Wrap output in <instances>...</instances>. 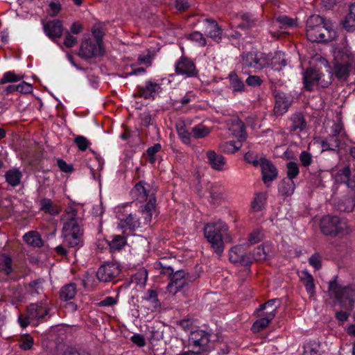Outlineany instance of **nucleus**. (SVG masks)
Segmentation results:
<instances>
[{
  "label": "nucleus",
  "instance_id": "1",
  "mask_svg": "<svg viewBox=\"0 0 355 355\" xmlns=\"http://www.w3.org/2000/svg\"><path fill=\"white\" fill-rule=\"evenodd\" d=\"M63 243L70 248L83 245V223L77 205L70 204L61 218Z\"/></svg>",
  "mask_w": 355,
  "mask_h": 355
},
{
  "label": "nucleus",
  "instance_id": "2",
  "mask_svg": "<svg viewBox=\"0 0 355 355\" xmlns=\"http://www.w3.org/2000/svg\"><path fill=\"white\" fill-rule=\"evenodd\" d=\"M310 67L303 72L305 89L318 85L322 88L331 83V67L328 61L320 54H315L310 60Z\"/></svg>",
  "mask_w": 355,
  "mask_h": 355
},
{
  "label": "nucleus",
  "instance_id": "3",
  "mask_svg": "<svg viewBox=\"0 0 355 355\" xmlns=\"http://www.w3.org/2000/svg\"><path fill=\"white\" fill-rule=\"evenodd\" d=\"M204 236L211 245V249L221 256L225 249V242H233L227 225L220 220L207 223L203 228Z\"/></svg>",
  "mask_w": 355,
  "mask_h": 355
},
{
  "label": "nucleus",
  "instance_id": "4",
  "mask_svg": "<svg viewBox=\"0 0 355 355\" xmlns=\"http://www.w3.org/2000/svg\"><path fill=\"white\" fill-rule=\"evenodd\" d=\"M336 32L330 21L319 15L311 16L306 21V36L312 42H329L336 37Z\"/></svg>",
  "mask_w": 355,
  "mask_h": 355
},
{
  "label": "nucleus",
  "instance_id": "5",
  "mask_svg": "<svg viewBox=\"0 0 355 355\" xmlns=\"http://www.w3.org/2000/svg\"><path fill=\"white\" fill-rule=\"evenodd\" d=\"M161 273L168 276L170 282L166 286V290L173 295L187 288L196 279L195 275H191L184 270L174 272L173 268L171 266L164 267Z\"/></svg>",
  "mask_w": 355,
  "mask_h": 355
},
{
  "label": "nucleus",
  "instance_id": "6",
  "mask_svg": "<svg viewBox=\"0 0 355 355\" xmlns=\"http://www.w3.org/2000/svg\"><path fill=\"white\" fill-rule=\"evenodd\" d=\"M336 277L329 284V291L334 295L340 306L348 311H352L355 302V288L352 286H342L337 283Z\"/></svg>",
  "mask_w": 355,
  "mask_h": 355
},
{
  "label": "nucleus",
  "instance_id": "7",
  "mask_svg": "<svg viewBox=\"0 0 355 355\" xmlns=\"http://www.w3.org/2000/svg\"><path fill=\"white\" fill-rule=\"evenodd\" d=\"M320 229L325 235H343L348 232V226L345 220L336 216H323L320 221Z\"/></svg>",
  "mask_w": 355,
  "mask_h": 355
},
{
  "label": "nucleus",
  "instance_id": "8",
  "mask_svg": "<svg viewBox=\"0 0 355 355\" xmlns=\"http://www.w3.org/2000/svg\"><path fill=\"white\" fill-rule=\"evenodd\" d=\"M116 217L119 220L118 227L123 230V232H132L141 227V220L136 214L128 213L125 208H119Z\"/></svg>",
  "mask_w": 355,
  "mask_h": 355
},
{
  "label": "nucleus",
  "instance_id": "9",
  "mask_svg": "<svg viewBox=\"0 0 355 355\" xmlns=\"http://www.w3.org/2000/svg\"><path fill=\"white\" fill-rule=\"evenodd\" d=\"M235 124L232 129V134L239 138L238 141H226L220 145L222 151L227 153H234L241 147V141L245 139V127L243 122L239 119H235Z\"/></svg>",
  "mask_w": 355,
  "mask_h": 355
},
{
  "label": "nucleus",
  "instance_id": "10",
  "mask_svg": "<svg viewBox=\"0 0 355 355\" xmlns=\"http://www.w3.org/2000/svg\"><path fill=\"white\" fill-rule=\"evenodd\" d=\"M209 342V335L202 329L191 331L189 338V345L195 353L198 354L206 349Z\"/></svg>",
  "mask_w": 355,
  "mask_h": 355
},
{
  "label": "nucleus",
  "instance_id": "11",
  "mask_svg": "<svg viewBox=\"0 0 355 355\" xmlns=\"http://www.w3.org/2000/svg\"><path fill=\"white\" fill-rule=\"evenodd\" d=\"M268 57L259 52H249L242 56L243 68L260 70L267 66Z\"/></svg>",
  "mask_w": 355,
  "mask_h": 355
},
{
  "label": "nucleus",
  "instance_id": "12",
  "mask_svg": "<svg viewBox=\"0 0 355 355\" xmlns=\"http://www.w3.org/2000/svg\"><path fill=\"white\" fill-rule=\"evenodd\" d=\"M245 243L234 245L229 251V259L233 263L243 266H250L252 263L251 255L245 252Z\"/></svg>",
  "mask_w": 355,
  "mask_h": 355
},
{
  "label": "nucleus",
  "instance_id": "13",
  "mask_svg": "<svg viewBox=\"0 0 355 355\" xmlns=\"http://www.w3.org/2000/svg\"><path fill=\"white\" fill-rule=\"evenodd\" d=\"M103 51L102 46L92 42L90 35H84L81 43L79 55L86 59L92 58L101 55Z\"/></svg>",
  "mask_w": 355,
  "mask_h": 355
},
{
  "label": "nucleus",
  "instance_id": "14",
  "mask_svg": "<svg viewBox=\"0 0 355 355\" xmlns=\"http://www.w3.org/2000/svg\"><path fill=\"white\" fill-rule=\"evenodd\" d=\"M121 270V267L117 263H107L98 268L96 276L99 281L107 282L117 277Z\"/></svg>",
  "mask_w": 355,
  "mask_h": 355
},
{
  "label": "nucleus",
  "instance_id": "15",
  "mask_svg": "<svg viewBox=\"0 0 355 355\" xmlns=\"http://www.w3.org/2000/svg\"><path fill=\"white\" fill-rule=\"evenodd\" d=\"M274 95L275 97V114L282 116L288 110L293 101V97L282 90H278Z\"/></svg>",
  "mask_w": 355,
  "mask_h": 355
},
{
  "label": "nucleus",
  "instance_id": "16",
  "mask_svg": "<svg viewBox=\"0 0 355 355\" xmlns=\"http://www.w3.org/2000/svg\"><path fill=\"white\" fill-rule=\"evenodd\" d=\"M259 166L261 169L262 180L268 186L277 176L275 166L265 158L260 159Z\"/></svg>",
  "mask_w": 355,
  "mask_h": 355
},
{
  "label": "nucleus",
  "instance_id": "17",
  "mask_svg": "<svg viewBox=\"0 0 355 355\" xmlns=\"http://www.w3.org/2000/svg\"><path fill=\"white\" fill-rule=\"evenodd\" d=\"M155 203V198L151 197L149 199V201L144 207H141L139 211V213L141 215V217L140 218L141 220V227L144 225H149L153 216L157 215Z\"/></svg>",
  "mask_w": 355,
  "mask_h": 355
},
{
  "label": "nucleus",
  "instance_id": "18",
  "mask_svg": "<svg viewBox=\"0 0 355 355\" xmlns=\"http://www.w3.org/2000/svg\"><path fill=\"white\" fill-rule=\"evenodd\" d=\"M49 312V308L46 302L31 304L28 308V313L31 320H42Z\"/></svg>",
  "mask_w": 355,
  "mask_h": 355
},
{
  "label": "nucleus",
  "instance_id": "19",
  "mask_svg": "<svg viewBox=\"0 0 355 355\" xmlns=\"http://www.w3.org/2000/svg\"><path fill=\"white\" fill-rule=\"evenodd\" d=\"M254 22L252 15L249 13L235 14L230 24L232 28L246 29L253 26Z\"/></svg>",
  "mask_w": 355,
  "mask_h": 355
},
{
  "label": "nucleus",
  "instance_id": "20",
  "mask_svg": "<svg viewBox=\"0 0 355 355\" xmlns=\"http://www.w3.org/2000/svg\"><path fill=\"white\" fill-rule=\"evenodd\" d=\"M291 125L289 130L291 132L299 135L306 128V121L304 115L300 112H297L291 116Z\"/></svg>",
  "mask_w": 355,
  "mask_h": 355
},
{
  "label": "nucleus",
  "instance_id": "21",
  "mask_svg": "<svg viewBox=\"0 0 355 355\" xmlns=\"http://www.w3.org/2000/svg\"><path fill=\"white\" fill-rule=\"evenodd\" d=\"M336 206L340 211H352L355 207V190L349 189L347 195L343 197Z\"/></svg>",
  "mask_w": 355,
  "mask_h": 355
},
{
  "label": "nucleus",
  "instance_id": "22",
  "mask_svg": "<svg viewBox=\"0 0 355 355\" xmlns=\"http://www.w3.org/2000/svg\"><path fill=\"white\" fill-rule=\"evenodd\" d=\"M177 78V76L170 74L167 77L160 78L156 77L153 80H149L146 83V89L155 88L162 89V87H169L170 88L173 87V85L171 83L175 80ZM175 86V85H174Z\"/></svg>",
  "mask_w": 355,
  "mask_h": 355
},
{
  "label": "nucleus",
  "instance_id": "23",
  "mask_svg": "<svg viewBox=\"0 0 355 355\" xmlns=\"http://www.w3.org/2000/svg\"><path fill=\"white\" fill-rule=\"evenodd\" d=\"M45 34L51 40L61 37L62 25L60 20L49 21L44 25Z\"/></svg>",
  "mask_w": 355,
  "mask_h": 355
},
{
  "label": "nucleus",
  "instance_id": "24",
  "mask_svg": "<svg viewBox=\"0 0 355 355\" xmlns=\"http://www.w3.org/2000/svg\"><path fill=\"white\" fill-rule=\"evenodd\" d=\"M178 74L192 76L196 74V67L193 62L186 58H182L175 65Z\"/></svg>",
  "mask_w": 355,
  "mask_h": 355
},
{
  "label": "nucleus",
  "instance_id": "25",
  "mask_svg": "<svg viewBox=\"0 0 355 355\" xmlns=\"http://www.w3.org/2000/svg\"><path fill=\"white\" fill-rule=\"evenodd\" d=\"M205 32L207 37L219 42L222 37V31L214 21L207 19L205 22Z\"/></svg>",
  "mask_w": 355,
  "mask_h": 355
},
{
  "label": "nucleus",
  "instance_id": "26",
  "mask_svg": "<svg viewBox=\"0 0 355 355\" xmlns=\"http://www.w3.org/2000/svg\"><path fill=\"white\" fill-rule=\"evenodd\" d=\"M278 307V300L277 299H272L261 304L257 311L262 313V315H266L269 317V319L273 320L277 314Z\"/></svg>",
  "mask_w": 355,
  "mask_h": 355
},
{
  "label": "nucleus",
  "instance_id": "27",
  "mask_svg": "<svg viewBox=\"0 0 355 355\" xmlns=\"http://www.w3.org/2000/svg\"><path fill=\"white\" fill-rule=\"evenodd\" d=\"M207 157L209 164L214 169L222 171L225 168L226 162L225 157L221 155L217 154L214 151H208Z\"/></svg>",
  "mask_w": 355,
  "mask_h": 355
},
{
  "label": "nucleus",
  "instance_id": "28",
  "mask_svg": "<svg viewBox=\"0 0 355 355\" xmlns=\"http://www.w3.org/2000/svg\"><path fill=\"white\" fill-rule=\"evenodd\" d=\"M342 141H343V139L330 134L321 141L322 150L338 151Z\"/></svg>",
  "mask_w": 355,
  "mask_h": 355
},
{
  "label": "nucleus",
  "instance_id": "29",
  "mask_svg": "<svg viewBox=\"0 0 355 355\" xmlns=\"http://www.w3.org/2000/svg\"><path fill=\"white\" fill-rule=\"evenodd\" d=\"M13 271L12 259L6 253L0 254V275H10Z\"/></svg>",
  "mask_w": 355,
  "mask_h": 355
},
{
  "label": "nucleus",
  "instance_id": "30",
  "mask_svg": "<svg viewBox=\"0 0 355 355\" xmlns=\"http://www.w3.org/2000/svg\"><path fill=\"white\" fill-rule=\"evenodd\" d=\"M307 293L310 297L315 294V284L313 276L306 270L302 271L299 275Z\"/></svg>",
  "mask_w": 355,
  "mask_h": 355
},
{
  "label": "nucleus",
  "instance_id": "31",
  "mask_svg": "<svg viewBox=\"0 0 355 355\" xmlns=\"http://www.w3.org/2000/svg\"><path fill=\"white\" fill-rule=\"evenodd\" d=\"M286 65L285 54L282 51L276 52L274 56L271 58L270 60H269L268 58L267 66H270L271 68L275 71H279L282 67Z\"/></svg>",
  "mask_w": 355,
  "mask_h": 355
},
{
  "label": "nucleus",
  "instance_id": "32",
  "mask_svg": "<svg viewBox=\"0 0 355 355\" xmlns=\"http://www.w3.org/2000/svg\"><path fill=\"white\" fill-rule=\"evenodd\" d=\"M40 209L52 216L60 213V208L49 198H44L40 201Z\"/></svg>",
  "mask_w": 355,
  "mask_h": 355
},
{
  "label": "nucleus",
  "instance_id": "33",
  "mask_svg": "<svg viewBox=\"0 0 355 355\" xmlns=\"http://www.w3.org/2000/svg\"><path fill=\"white\" fill-rule=\"evenodd\" d=\"M142 300L150 305L152 310L157 309L161 306L157 293L154 290H148L142 297Z\"/></svg>",
  "mask_w": 355,
  "mask_h": 355
},
{
  "label": "nucleus",
  "instance_id": "34",
  "mask_svg": "<svg viewBox=\"0 0 355 355\" xmlns=\"http://www.w3.org/2000/svg\"><path fill=\"white\" fill-rule=\"evenodd\" d=\"M343 27L348 32L355 31V3L349 6V11L343 21Z\"/></svg>",
  "mask_w": 355,
  "mask_h": 355
},
{
  "label": "nucleus",
  "instance_id": "35",
  "mask_svg": "<svg viewBox=\"0 0 355 355\" xmlns=\"http://www.w3.org/2000/svg\"><path fill=\"white\" fill-rule=\"evenodd\" d=\"M295 189V184L293 180H289L284 179L281 181L278 186L279 193L283 196H291Z\"/></svg>",
  "mask_w": 355,
  "mask_h": 355
},
{
  "label": "nucleus",
  "instance_id": "36",
  "mask_svg": "<svg viewBox=\"0 0 355 355\" xmlns=\"http://www.w3.org/2000/svg\"><path fill=\"white\" fill-rule=\"evenodd\" d=\"M23 239L28 245L33 247H40L43 243L40 234L35 231H31L26 233Z\"/></svg>",
  "mask_w": 355,
  "mask_h": 355
},
{
  "label": "nucleus",
  "instance_id": "37",
  "mask_svg": "<svg viewBox=\"0 0 355 355\" xmlns=\"http://www.w3.org/2000/svg\"><path fill=\"white\" fill-rule=\"evenodd\" d=\"M259 318L254 321L253 323L251 329L253 332L257 333L260 331L266 328L272 319H269V317L266 315H262V313H258Z\"/></svg>",
  "mask_w": 355,
  "mask_h": 355
},
{
  "label": "nucleus",
  "instance_id": "38",
  "mask_svg": "<svg viewBox=\"0 0 355 355\" xmlns=\"http://www.w3.org/2000/svg\"><path fill=\"white\" fill-rule=\"evenodd\" d=\"M6 180L12 187H17L20 184L21 173L18 169H10L5 174Z\"/></svg>",
  "mask_w": 355,
  "mask_h": 355
},
{
  "label": "nucleus",
  "instance_id": "39",
  "mask_svg": "<svg viewBox=\"0 0 355 355\" xmlns=\"http://www.w3.org/2000/svg\"><path fill=\"white\" fill-rule=\"evenodd\" d=\"M77 292L75 284L71 283L64 286L60 292V296L62 300L65 301L71 300L74 297Z\"/></svg>",
  "mask_w": 355,
  "mask_h": 355
},
{
  "label": "nucleus",
  "instance_id": "40",
  "mask_svg": "<svg viewBox=\"0 0 355 355\" xmlns=\"http://www.w3.org/2000/svg\"><path fill=\"white\" fill-rule=\"evenodd\" d=\"M351 174V170L349 166H345L343 168L339 170L336 175V180L337 182L345 183L349 189L353 187L352 183L349 180Z\"/></svg>",
  "mask_w": 355,
  "mask_h": 355
},
{
  "label": "nucleus",
  "instance_id": "41",
  "mask_svg": "<svg viewBox=\"0 0 355 355\" xmlns=\"http://www.w3.org/2000/svg\"><path fill=\"white\" fill-rule=\"evenodd\" d=\"M267 194L265 192L258 193L255 195L253 201L251 202V209L254 211H261L266 204Z\"/></svg>",
  "mask_w": 355,
  "mask_h": 355
},
{
  "label": "nucleus",
  "instance_id": "42",
  "mask_svg": "<svg viewBox=\"0 0 355 355\" xmlns=\"http://www.w3.org/2000/svg\"><path fill=\"white\" fill-rule=\"evenodd\" d=\"M132 195L136 198L137 200L140 202L146 199L148 193L145 187V183L139 182L136 184L134 189L132 190Z\"/></svg>",
  "mask_w": 355,
  "mask_h": 355
},
{
  "label": "nucleus",
  "instance_id": "43",
  "mask_svg": "<svg viewBox=\"0 0 355 355\" xmlns=\"http://www.w3.org/2000/svg\"><path fill=\"white\" fill-rule=\"evenodd\" d=\"M148 279V272L146 269H141L132 276L131 280L132 283L136 284L141 288H144Z\"/></svg>",
  "mask_w": 355,
  "mask_h": 355
},
{
  "label": "nucleus",
  "instance_id": "44",
  "mask_svg": "<svg viewBox=\"0 0 355 355\" xmlns=\"http://www.w3.org/2000/svg\"><path fill=\"white\" fill-rule=\"evenodd\" d=\"M275 26H279L280 28H291L296 26V21L292 18H289L286 15H281L276 18L275 21L273 22Z\"/></svg>",
  "mask_w": 355,
  "mask_h": 355
},
{
  "label": "nucleus",
  "instance_id": "45",
  "mask_svg": "<svg viewBox=\"0 0 355 355\" xmlns=\"http://www.w3.org/2000/svg\"><path fill=\"white\" fill-rule=\"evenodd\" d=\"M126 243V239L124 236L116 235L113 236L109 242V246L112 252L120 250Z\"/></svg>",
  "mask_w": 355,
  "mask_h": 355
},
{
  "label": "nucleus",
  "instance_id": "46",
  "mask_svg": "<svg viewBox=\"0 0 355 355\" xmlns=\"http://www.w3.org/2000/svg\"><path fill=\"white\" fill-rule=\"evenodd\" d=\"M210 130L202 124L195 125L191 128L192 137L194 139H201L207 136Z\"/></svg>",
  "mask_w": 355,
  "mask_h": 355
},
{
  "label": "nucleus",
  "instance_id": "47",
  "mask_svg": "<svg viewBox=\"0 0 355 355\" xmlns=\"http://www.w3.org/2000/svg\"><path fill=\"white\" fill-rule=\"evenodd\" d=\"M177 131L179 137L182 141L185 144H189L191 143V138L192 137L191 131L187 130L186 126L183 124H179L177 125Z\"/></svg>",
  "mask_w": 355,
  "mask_h": 355
},
{
  "label": "nucleus",
  "instance_id": "48",
  "mask_svg": "<svg viewBox=\"0 0 355 355\" xmlns=\"http://www.w3.org/2000/svg\"><path fill=\"white\" fill-rule=\"evenodd\" d=\"M34 339L29 334H23L19 339V347L22 350L26 351L32 348Z\"/></svg>",
  "mask_w": 355,
  "mask_h": 355
},
{
  "label": "nucleus",
  "instance_id": "49",
  "mask_svg": "<svg viewBox=\"0 0 355 355\" xmlns=\"http://www.w3.org/2000/svg\"><path fill=\"white\" fill-rule=\"evenodd\" d=\"M248 254L251 255L252 262L254 261H264L267 259L268 255L263 245H259L254 249L252 253Z\"/></svg>",
  "mask_w": 355,
  "mask_h": 355
},
{
  "label": "nucleus",
  "instance_id": "50",
  "mask_svg": "<svg viewBox=\"0 0 355 355\" xmlns=\"http://www.w3.org/2000/svg\"><path fill=\"white\" fill-rule=\"evenodd\" d=\"M331 134L337 136L340 138H342L343 139L345 137V132L344 130L343 125L340 118H338V121L334 122L333 125L331 126Z\"/></svg>",
  "mask_w": 355,
  "mask_h": 355
},
{
  "label": "nucleus",
  "instance_id": "51",
  "mask_svg": "<svg viewBox=\"0 0 355 355\" xmlns=\"http://www.w3.org/2000/svg\"><path fill=\"white\" fill-rule=\"evenodd\" d=\"M23 78V76L19 74L15 73L14 71H7L6 72L1 79V83H16L20 81Z\"/></svg>",
  "mask_w": 355,
  "mask_h": 355
},
{
  "label": "nucleus",
  "instance_id": "52",
  "mask_svg": "<svg viewBox=\"0 0 355 355\" xmlns=\"http://www.w3.org/2000/svg\"><path fill=\"white\" fill-rule=\"evenodd\" d=\"M92 35L94 37V39H92V42L94 43L99 44V46H102V40L104 35V33L102 28V26L100 24H96L93 26L92 29Z\"/></svg>",
  "mask_w": 355,
  "mask_h": 355
},
{
  "label": "nucleus",
  "instance_id": "53",
  "mask_svg": "<svg viewBox=\"0 0 355 355\" xmlns=\"http://www.w3.org/2000/svg\"><path fill=\"white\" fill-rule=\"evenodd\" d=\"M287 168V177L289 180H293L295 178H296L299 173V167L297 163L294 162H289L286 164Z\"/></svg>",
  "mask_w": 355,
  "mask_h": 355
},
{
  "label": "nucleus",
  "instance_id": "54",
  "mask_svg": "<svg viewBox=\"0 0 355 355\" xmlns=\"http://www.w3.org/2000/svg\"><path fill=\"white\" fill-rule=\"evenodd\" d=\"M162 148L160 144H155L153 146L149 147L146 150V156L148 162L154 164L156 161L155 154L158 153Z\"/></svg>",
  "mask_w": 355,
  "mask_h": 355
},
{
  "label": "nucleus",
  "instance_id": "55",
  "mask_svg": "<svg viewBox=\"0 0 355 355\" xmlns=\"http://www.w3.org/2000/svg\"><path fill=\"white\" fill-rule=\"evenodd\" d=\"M74 143L80 151H85L91 145V142L84 136L78 135L74 139Z\"/></svg>",
  "mask_w": 355,
  "mask_h": 355
},
{
  "label": "nucleus",
  "instance_id": "56",
  "mask_svg": "<svg viewBox=\"0 0 355 355\" xmlns=\"http://www.w3.org/2000/svg\"><path fill=\"white\" fill-rule=\"evenodd\" d=\"M261 239L262 234L261 232L259 230H255L249 234L248 241L245 245H247V247H249L250 245L259 243L261 241Z\"/></svg>",
  "mask_w": 355,
  "mask_h": 355
},
{
  "label": "nucleus",
  "instance_id": "57",
  "mask_svg": "<svg viewBox=\"0 0 355 355\" xmlns=\"http://www.w3.org/2000/svg\"><path fill=\"white\" fill-rule=\"evenodd\" d=\"M60 3L58 1H53L49 3L47 13L51 17H55L60 12Z\"/></svg>",
  "mask_w": 355,
  "mask_h": 355
},
{
  "label": "nucleus",
  "instance_id": "58",
  "mask_svg": "<svg viewBox=\"0 0 355 355\" xmlns=\"http://www.w3.org/2000/svg\"><path fill=\"white\" fill-rule=\"evenodd\" d=\"M230 82L234 89H243L244 84L241 80H240L234 72H231L229 74Z\"/></svg>",
  "mask_w": 355,
  "mask_h": 355
},
{
  "label": "nucleus",
  "instance_id": "59",
  "mask_svg": "<svg viewBox=\"0 0 355 355\" xmlns=\"http://www.w3.org/2000/svg\"><path fill=\"white\" fill-rule=\"evenodd\" d=\"M309 263L313 266L315 270H318L321 268V257L319 254H313L309 259Z\"/></svg>",
  "mask_w": 355,
  "mask_h": 355
},
{
  "label": "nucleus",
  "instance_id": "60",
  "mask_svg": "<svg viewBox=\"0 0 355 355\" xmlns=\"http://www.w3.org/2000/svg\"><path fill=\"white\" fill-rule=\"evenodd\" d=\"M189 38L199 46H203L206 44V39L200 32H193L190 35Z\"/></svg>",
  "mask_w": 355,
  "mask_h": 355
},
{
  "label": "nucleus",
  "instance_id": "61",
  "mask_svg": "<svg viewBox=\"0 0 355 355\" xmlns=\"http://www.w3.org/2000/svg\"><path fill=\"white\" fill-rule=\"evenodd\" d=\"M245 82L248 86L256 87L261 85L262 80L257 76H250L247 78Z\"/></svg>",
  "mask_w": 355,
  "mask_h": 355
},
{
  "label": "nucleus",
  "instance_id": "62",
  "mask_svg": "<svg viewBox=\"0 0 355 355\" xmlns=\"http://www.w3.org/2000/svg\"><path fill=\"white\" fill-rule=\"evenodd\" d=\"M209 193L214 200H219L223 198V191L218 189L217 185H213L210 188Z\"/></svg>",
  "mask_w": 355,
  "mask_h": 355
},
{
  "label": "nucleus",
  "instance_id": "63",
  "mask_svg": "<svg viewBox=\"0 0 355 355\" xmlns=\"http://www.w3.org/2000/svg\"><path fill=\"white\" fill-rule=\"evenodd\" d=\"M244 159L247 162L252 164L254 166H259L260 159H257V155L254 153H246L244 155Z\"/></svg>",
  "mask_w": 355,
  "mask_h": 355
},
{
  "label": "nucleus",
  "instance_id": "64",
  "mask_svg": "<svg viewBox=\"0 0 355 355\" xmlns=\"http://www.w3.org/2000/svg\"><path fill=\"white\" fill-rule=\"evenodd\" d=\"M60 355H89L88 353L78 351L73 347H67Z\"/></svg>",
  "mask_w": 355,
  "mask_h": 355
}]
</instances>
